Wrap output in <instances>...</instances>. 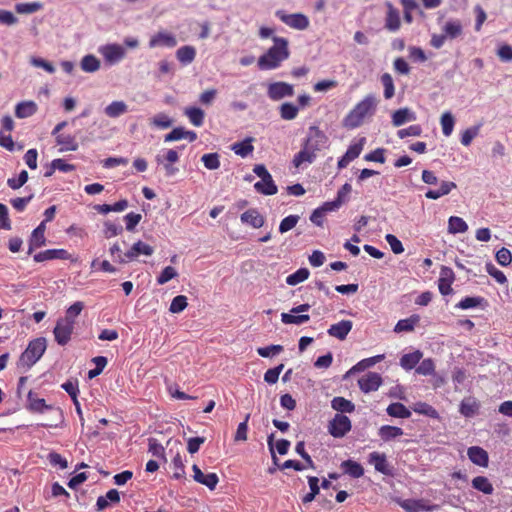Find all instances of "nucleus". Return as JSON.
Returning <instances> with one entry per match:
<instances>
[{
    "mask_svg": "<svg viewBox=\"0 0 512 512\" xmlns=\"http://www.w3.org/2000/svg\"><path fill=\"white\" fill-rule=\"evenodd\" d=\"M413 410L417 413L424 414L431 418L439 417L438 411L435 408H433L431 405H429L425 402L416 403L415 406L413 407Z\"/></svg>",
    "mask_w": 512,
    "mask_h": 512,
    "instance_id": "5fc2aeb1",
    "label": "nucleus"
},
{
    "mask_svg": "<svg viewBox=\"0 0 512 512\" xmlns=\"http://www.w3.org/2000/svg\"><path fill=\"white\" fill-rule=\"evenodd\" d=\"M204 167L208 170H216L221 166L218 152L205 153L201 157Z\"/></svg>",
    "mask_w": 512,
    "mask_h": 512,
    "instance_id": "79ce46f5",
    "label": "nucleus"
},
{
    "mask_svg": "<svg viewBox=\"0 0 512 512\" xmlns=\"http://www.w3.org/2000/svg\"><path fill=\"white\" fill-rule=\"evenodd\" d=\"M176 43H177L176 38L172 34L165 32V31H160L157 34H155L154 36H152V38H150L149 46L151 48H155V47L172 48L176 45Z\"/></svg>",
    "mask_w": 512,
    "mask_h": 512,
    "instance_id": "a211bd4d",
    "label": "nucleus"
},
{
    "mask_svg": "<svg viewBox=\"0 0 512 512\" xmlns=\"http://www.w3.org/2000/svg\"><path fill=\"white\" fill-rule=\"evenodd\" d=\"M273 45L265 54L259 57L258 67L260 70H274L281 66L282 62L289 58L287 38L273 37Z\"/></svg>",
    "mask_w": 512,
    "mask_h": 512,
    "instance_id": "f03ea898",
    "label": "nucleus"
},
{
    "mask_svg": "<svg viewBox=\"0 0 512 512\" xmlns=\"http://www.w3.org/2000/svg\"><path fill=\"white\" fill-rule=\"evenodd\" d=\"M254 189L264 195H274L278 191L272 177L256 182L254 184Z\"/></svg>",
    "mask_w": 512,
    "mask_h": 512,
    "instance_id": "c756f323",
    "label": "nucleus"
},
{
    "mask_svg": "<svg viewBox=\"0 0 512 512\" xmlns=\"http://www.w3.org/2000/svg\"><path fill=\"white\" fill-rule=\"evenodd\" d=\"M28 409L34 412H43L45 409H51V406L46 405L42 398H37L36 394L32 391L28 392Z\"/></svg>",
    "mask_w": 512,
    "mask_h": 512,
    "instance_id": "58836bf2",
    "label": "nucleus"
},
{
    "mask_svg": "<svg viewBox=\"0 0 512 512\" xmlns=\"http://www.w3.org/2000/svg\"><path fill=\"white\" fill-rule=\"evenodd\" d=\"M47 348L45 337H37L28 342L25 350L21 353L18 366L29 370L31 369L43 356Z\"/></svg>",
    "mask_w": 512,
    "mask_h": 512,
    "instance_id": "20e7f679",
    "label": "nucleus"
},
{
    "mask_svg": "<svg viewBox=\"0 0 512 512\" xmlns=\"http://www.w3.org/2000/svg\"><path fill=\"white\" fill-rule=\"evenodd\" d=\"M75 328V321L58 319L53 330L55 341L63 346L71 340Z\"/></svg>",
    "mask_w": 512,
    "mask_h": 512,
    "instance_id": "0eeeda50",
    "label": "nucleus"
},
{
    "mask_svg": "<svg viewBox=\"0 0 512 512\" xmlns=\"http://www.w3.org/2000/svg\"><path fill=\"white\" fill-rule=\"evenodd\" d=\"M386 7L385 28L390 32H396L401 26L399 11L391 2H386Z\"/></svg>",
    "mask_w": 512,
    "mask_h": 512,
    "instance_id": "2eb2a0df",
    "label": "nucleus"
},
{
    "mask_svg": "<svg viewBox=\"0 0 512 512\" xmlns=\"http://www.w3.org/2000/svg\"><path fill=\"white\" fill-rule=\"evenodd\" d=\"M192 470L194 473L193 479L210 490H214L219 483V477L215 473L204 474L196 464L193 465Z\"/></svg>",
    "mask_w": 512,
    "mask_h": 512,
    "instance_id": "4468645a",
    "label": "nucleus"
},
{
    "mask_svg": "<svg viewBox=\"0 0 512 512\" xmlns=\"http://www.w3.org/2000/svg\"><path fill=\"white\" fill-rule=\"evenodd\" d=\"M442 32L448 39H456L462 35L463 27L460 20H450L442 27Z\"/></svg>",
    "mask_w": 512,
    "mask_h": 512,
    "instance_id": "a878e982",
    "label": "nucleus"
},
{
    "mask_svg": "<svg viewBox=\"0 0 512 512\" xmlns=\"http://www.w3.org/2000/svg\"><path fill=\"white\" fill-rule=\"evenodd\" d=\"M468 230V224L460 217L452 216L448 219V232L452 234L464 233Z\"/></svg>",
    "mask_w": 512,
    "mask_h": 512,
    "instance_id": "ea45409f",
    "label": "nucleus"
},
{
    "mask_svg": "<svg viewBox=\"0 0 512 512\" xmlns=\"http://www.w3.org/2000/svg\"><path fill=\"white\" fill-rule=\"evenodd\" d=\"M149 451L153 454V456L157 458H161L166 461L165 458V449L163 446L155 439L149 440Z\"/></svg>",
    "mask_w": 512,
    "mask_h": 512,
    "instance_id": "338daca9",
    "label": "nucleus"
},
{
    "mask_svg": "<svg viewBox=\"0 0 512 512\" xmlns=\"http://www.w3.org/2000/svg\"><path fill=\"white\" fill-rule=\"evenodd\" d=\"M416 119V115L409 111L408 108H402L396 110L392 114V124L395 127H399L403 125L405 122L414 121Z\"/></svg>",
    "mask_w": 512,
    "mask_h": 512,
    "instance_id": "cd10ccee",
    "label": "nucleus"
},
{
    "mask_svg": "<svg viewBox=\"0 0 512 512\" xmlns=\"http://www.w3.org/2000/svg\"><path fill=\"white\" fill-rule=\"evenodd\" d=\"M196 57V49L191 45H185L177 49L176 58L184 65H188L194 61Z\"/></svg>",
    "mask_w": 512,
    "mask_h": 512,
    "instance_id": "bb28decb",
    "label": "nucleus"
},
{
    "mask_svg": "<svg viewBox=\"0 0 512 512\" xmlns=\"http://www.w3.org/2000/svg\"><path fill=\"white\" fill-rule=\"evenodd\" d=\"M332 408L343 414L344 412H353L355 405L344 397H335L332 400Z\"/></svg>",
    "mask_w": 512,
    "mask_h": 512,
    "instance_id": "de8ad7c7",
    "label": "nucleus"
},
{
    "mask_svg": "<svg viewBox=\"0 0 512 512\" xmlns=\"http://www.w3.org/2000/svg\"><path fill=\"white\" fill-rule=\"evenodd\" d=\"M483 298L480 296H466L463 300L457 303L456 307L460 309H469L477 307L481 304Z\"/></svg>",
    "mask_w": 512,
    "mask_h": 512,
    "instance_id": "13d9d810",
    "label": "nucleus"
},
{
    "mask_svg": "<svg viewBox=\"0 0 512 512\" xmlns=\"http://www.w3.org/2000/svg\"><path fill=\"white\" fill-rule=\"evenodd\" d=\"M298 113H299V108L292 103L286 102L280 106V116L282 119H285V120L295 119L297 117Z\"/></svg>",
    "mask_w": 512,
    "mask_h": 512,
    "instance_id": "603ef678",
    "label": "nucleus"
},
{
    "mask_svg": "<svg viewBox=\"0 0 512 512\" xmlns=\"http://www.w3.org/2000/svg\"><path fill=\"white\" fill-rule=\"evenodd\" d=\"M293 95V86L283 81L271 83L268 87V96L271 100L278 101L284 97Z\"/></svg>",
    "mask_w": 512,
    "mask_h": 512,
    "instance_id": "ddd939ff",
    "label": "nucleus"
},
{
    "mask_svg": "<svg viewBox=\"0 0 512 512\" xmlns=\"http://www.w3.org/2000/svg\"><path fill=\"white\" fill-rule=\"evenodd\" d=\"M496 261L502 266L509 265L512 261V254H511L510 250H508L507 248H504V247L501 248L496 253Z\"/></svg>",
    "mask_w": 512,
    "mask_h": 512,
    "instance_id": "774afa93",
    "label": "nucleus"
},
{
    "mask_svg": "<svg viewBox=\"0 0 512 512\" xmlns=\"http://www.w3.org/2000/svg\"><path fill=\"white\" fill-rule=\"evenodd\" d=\"M467 455L470 461L479 467H487L489 465V454L480 446H470L467 449Z\"/></svg>",
    "mask_w": 512,
    "mask_h": 512,
    "instance_id": "f3484780",
    "label": "nucleus"
},
{
    "mask_svg": "<svg viewBox=\"0 0 512 512\" xmlns=\"http://www.w3.org/2000/svg\"><path fill=\"white\" fill-rule=\"evenodd\" d=\"M188 306L187 296H174L170 302L169 311L171 313H181Z\"/></svg>",
    "mask_w": 512,
    "mask_h": 512,
    "instance_id": "3c124183",
    "label": "nucleus"
},
{
    "mask_svg": "<svg viewBox=\"0 0 512 512\" xmlns=\"http://www.w3.org/2000/svg\"><path fill=\"white\" fill-rule=\"evenodd\" d=\"M416 373L418 375H434L435 373V364L431 358L424 359L420 361L419 365L416 368Z\"/></svg>",
    "mask_w": 512,
    "mask_h": 512,
    "instance_id": "864d4df0",
    "label": "nucleus"
},
{
    "mask_svg": "<svg viewBox=\"0 0 512 512\" xmlns=\"http://www.w3.org/2000/svg\"><path fill=\"white\" fill-rule=\"evenodd\" d=\"M442 134L446 137L451 136L455 126V118L450 112H443L440 117Z\"/></svg>",
    "mask_w": 512,
    "mask_h": 512,
    "instance_id": "473e14b6",
    "label": "nucleus"
},
{
    "mask_svg": "<svg viewBox=\"0 0 512 512\" xmlns=\"http://www.w3.org/2000/svg\"><path fill=\"white\" fill-rule=\"evenodd\" d=\"M184 114L194 126L200 127L203 125L205 114L200 108L188 107L185 109Z\"/></svg>",
    "mask_w": 512,
    "mask_h": 512,
    "instance_id": "4c0bfd02",
    "label": "nucleus"
},
{
    "mask_svg": "<svg viewBox=\"0 0 512 512\" xmlns=\"http://www.w3.org/2000/svg\"><path fill=\"white\" fill-rule=\"evenodd\" d=\"M310 271L308 268L302 267L296 270L294 273L286 277V283L290 286H296L308 279Z\"/></svg>",
    "mask_w": 512,
    "mask_h": 512,
    "instance_id": "e433bc0d",
    "label": "nucleus"
},
{
    "mask_svg": "<svg viewBox=\"0 0 512 512\" xmlns=\"http://www.w3.org/2000/svg\"><path fill=\"white\" fill-rule=\"evenodd\" d=\"M284 365L279 364L275 368L269 369L264 374V380L269 384H275L278 381L280 373L283 371Z\"/></svg>",
    "mask_w": 512,
    "mask_h": 512,
    "instance_id": "69168bd1",
    "label": "nucleus"
},
{
    "mask_svg": "<svg viewBox=\"0 0 512 512\" xmlns=\"http://www.w3.org/2000/svg\"><path fill=\"white\" fill-rule=\"evenodd\" d=\"M341 466L344 469V472L352 478L357 479L362 477L364 474L363 467L358 462L351 459L343 461Z\"/></svg>",
    "mask_w": 512,
    "mask_h": 512,
    "instance_id": "7c9ffc66",
    "label": "nucleus"
},
{
    "mask_svg": "<svg viewBox=\"0 0 512 512\" xmlns=\"http://www.w3.org/2000/svg\"><path fill=\"white\" fill-rule=\"evenodd\" d=\"M151 123L158 128L166 129L172 125V119L164 112H159L151 119Z\"/></svg>",
    "mask_w": 512,
    "mask_h": 512,
    "instance_id": "052dcab7",
    "label": "nucleus"
},
{
    "mask_svg": "<svg viewBox=\"0 0 512 512\" xmlns=\"http://www.w3.org/2000/svg\"><path fill=\"white\" fill-rule=\"evenodd\" d=\"M368 463L375 467V470L383 475L392 476L393 470L385 453L373 451L368 455Z\"/></svg>",
    "mask_w": 512,
    "mask_h": 512,
    "instance_id": "9b49d317",
    "label": "nucleus"
},
{
    "mask_svg": "<svg viewBox=\"0 0 512 512\" xmlns=\"http://www.w3.org/2000/svg\"><path fill=\"white\" fill-rule=\"evenodd\" d=\"M252 141H253V139L248 137L241 142L234 143L232 145L231 149L233 152H235V154L244 158V157L248 156L254 149L251 144Z\"/></svg>",
    "mask_w": 512,
    "mask_h": 512,
    "instance_id": "c9c22d12",
    "label": "nucleus"
},
{
    "mask_svg": "<svg viewBox=\"0 0 512 512\" xmlns=\"http://www.w3.org/2000/svg\"><path fill=\"white\" fill-rule=\"evenodd\" d=\"M471 485L474 489L481 491L484 494H492L494 492L492 482L484 476H477L473 478Z\"/></svg>",
    "mask_w": 512,
    "mask_h": 512,
    "instance_id": "2f4dec72",
    "label": "nucleus"
},
{
    "mask_svg": "<svg viewBox=\"0 0 512 512\" xmlns=\"http://www.w3.org/2000/svg\"><path fill=\"white\" fill-rule=\"evenodd\" d=\"M352 428L350 418L342 413H337L329 421L328 432L334 438H343Z\"/></svg>",
    "mask_w": 512,
    "mask_h": 512,
    "instance_id": "39448f33",
    "label": "nucleus"
},
{
    "mask_svg": "<svg viewBox=\"0 0 512 512\" xmlns=\"http://www.w3.org/2000/svg\"><path fill=\"white\" fill-rule=\"evenodd\" d=\"M353 323L350 320H342L339 323L332 324L327 330L329 337H336L339 340L346 339L347 335L351 332Z\"/></svg>",
    "mask_w": 512,
    "mask_h": 512,
    "instance_id": "dca6fc26",
    "label": "nucleus"
},
{
    "mask_svg": "<svg viewBox=\"0 0 512 512\" xmlns=\"http://www.w3.org/2000/svg\"><path fill=\"white\" fill-rule=\"evenodd\" d=\"M100 67L99 60L93 55H86L82 58L81 69L87 73H94Z\"/></svg>",
    "mask_w": 512,
    "mask_h": 512,
    "instance_id": "8fccbe9b",
    "label": "nucleus"
},
{
    "mask_svg": "<svg viewBox=\"0 0 512 512\" xmlns=\"http://www.w3.org/2000/svg\"><path fill=\"white\" fill-rule=\"evenodd\" d=\"M310 320V316L308 314H295V313H282L281 321L284 324H296L301 325Z\"/></svg>",
    "mask_w": 512,
    "mask_h": 512,
    "instance_id": "37998d69",
    "label": "nucleus"
},
{
    "mask_svg": "<svg viewBox=\"0 0 512 512\" xmlns=\"http://www.w3.org/2000/svg\"><path fill=\"white\" fill-rule=\"evenodd\" d=\"M155 160L158 164H174L179 160L178 152L169 148L164 150L163 153L156 155Z\"/></svg>",
    "mask_w": 512,
    "mask_h": 512,
    "instance_id": "49530a36",
    "label": "nucleus"
},
{
    "mask_svg": "<svg viewBox=\"0 0 512 512\" xmlns=\"http://www.w3.org/2000/svg\"><path fill=\"white\" fill-rule=\"evenodd\" d=\"M56 145L59 146V151H77L78 143L76 138L71 134H58L54 135Z\"/></svg>",
    "mask_w": 512,
    "mask_h": 512,
    "instance_id": "4be33fe9",
    "label": "nucleus"
},
{
    "mask_svg": "<svg viewBox=\"0 0 512 512\" xmlns=\"http://www.w3.org/2000/svg\"><path fill=\"white\" fill-rule=\"evenodd\" d=\"M382 383V376L378 372H367L358 379V386L363 393L377 391Z\"/></svg>",
    "mask_w": 512,
    "mask_h": 512,
    "instance_id": "1a4fd4ad",
    "label": "nucleus"
},
{
    "mask_svg": "<svg viewBox=\"0 0 512 512\" xmlns=\"http://www.w3.org/2000/svg\"><path fill=\"white\" fill-rule=\"evenodd\" d=\"M422 357V351L415 350L414 352L403 354L399 360V364L403 370L411 371L417 368V365L422 360Z\"/></svg>",
    "mask_w": 512,
    "mask_h": 512,
    "instance_id": "6ab92c4d",
    "label": "nucleus"
},
{
    "mask_svg": "<svg viewBox=\"0 0 512 512\" xmlns=\"http://www.w3.org/2000/svg\"><path fill=\"white\" fill-rule=\"evenodd\" d=\"M126 112L127 105L123 101H114L104 109V113L113 118L121 116Z\"/></svg>",
    "mask_w": 512,
    "mask_h": 512,
    "instance_id": "09e8293b",
    "label": "nucleus"
},
{
    "mask_svg": "<svg viewBox=\"0 0 512 512\" xmlns=\"http://www.w3.org/2000/svg\"><path fill=\"white\" fill-rule=\"evenodd\" d=\"M479 133V126H473L468 129H466L461 134V144L465 147H468L473 139L478 135Z\"/></svg>",
    "mask_w": 512,
    "mask_h": 512,
    "instance_id": "0e129e2a",
    "label": "nucleus"
},
{
    "mask_svg": "<svg viewBox=\"0 0 512 512\" xmlns=\"http://www.w3.org/2000/svg\"><path fill=\"white\" fill-rule=\"evenodd\" d=\"M479 403L472 397L464 398L460 404V413L472 417L479 411Z\"/></svg>",
    "mask_w": 512,
    "mask_h": 512,
    "instance_id": "c85d7f7f",
    "label": "nucleus"
},
{
    "mask_svg": "<svg viewBox=\"0 0 512 512\" xmlns=\"http://www.w3.org/2000/svg\"><path fill=\"white\" fill-rule=\"evenodd\" d=\"M299 220L300 217L298 215H289L285 217L279 224L280 233H285L295 227Z\"/></svg>",
    "mask_w": 512,
    "mask_h": 512,
    "instance_id": "680f3d73",
    "label": "nucleus"
},
{
    "mask_svg": "<svg viewBox=\"0 0 512 512\" xmlns=\"http://www.w3.org/2000/svg\"><path fill=\"white\" fill-rule=\"evenodd\" d=\"M240 219L241 222L253 228H260L265 223L264 216L257 209H248L241 215Z\"/></svg>",
    "mask_w": 512,
    "mask_h": 512,
    "instance_id": "aec40b11",
    "label": "nucleus"
},
{
    "mask_svg": "<svg viewBox=\"0 0 512 512\" xmlns=\"http://www.w3.org/2000/svg\"><path fill=\"white\" fill-rule=\"evenodd\" d=\"M421 318L418 314H413L409 318L399 320L395 327V333H409L413 332L415 327L419 324Z\"/></svg>",
    "mask_w": 512,
    "mask_h": 512,
    "instance_id": "5701e85b",
    "label": "nucleus"
},
{
    "mask_svg": "<svg viewBox=\"0 0 512 512\" xmlns=\"http://www.w3.org/2000/svg\"><path fill=\"white\" fill-rule=\"evenodd\" d=\"M38 106L34 101H23L16 105L15 116L17 118H26L36 114Z\"/></svg>",
    "mask_w": 512,
    "mask_h": 512,
    "instance_id": "393cba45",
    "label": "nucleus"
},
{
    "mask_svg": "<svg viewBox=\"0 0 512 512\" xmlns=\"http://www.w3.org/2000/svg\"><path fill=\"white\" fill-rule=\"evenodd\" d=\"M282 351L283 346L280 344H272L266 347H259L256 349V352H258V354L264 358H269L273 355L279 354Z\"/></svg>",
    "mask_w": 512,
    "mask_h": 512,
    "instance_id": "4d7b16f0",
    "label": "nucleus"
},
{
    "mask_svg": "<svg viewBox=\"0 0 512 512\" xmlns=\"http://www.w3.org/2000/svg\"><path fill=\"white\" fill-rule=\"evenodd\" d=\"M381 82L384 86L385 99H391L394 96V82L391 74L385 73L381 76Z\"/></svg>",
    "mask_w": 512,
    "mask_h": 512,
    "instance_id": "6e6d98bb",
    "label": "nucleus"
},
{
    "mask_svg": "<svg viewBox=\"0 0 512 512\" xmlns=\"http://www.w3.org/2000/svg\"><path fill=\"white\" fill-rule=\"evenodd\" d=\"M364 140L365 139L362 138L358 143L351 145L347 149V151L345 152V154L343 156H345V158L349 162L353 161L354 159H356L360 155V153H361V151L363 149Z\"/></svg>",
    "mask_w": 512,
    "mask_h": 512,
    "instance_id": "e2e57ef3",
    "label": "nucleus"
},
{
    "mask_svg": "<svg viewBox=\"0 0 512 512\" xmlns=\"http://www.w3.org/2000/svg\"><path fill=\"white\" fill-rule=\"evenodd\" d=\"M51 260H68V261H76L73 259V256L67 252L65 249H48L42 252H39L34 256V261L36 263H42V261H51Z\"/></svg>",
    "mask_w": 512,
    "mask_h": 512,
    "instance_id": "f8f14e48",
    "label": "nucleus"
},
{
    "mask_svg": "<svg viewBox=\"0 0 512 512\" xmlns=\"http://www.w3.org/2000/svg\"><path fill=\"white\" fill-rule=\"evenodd\" d=\"M403 435V430L396 426L383 425L379 429L380 438L387 442Z\"/></svg>",
    "mask_w": 512,
    "mask_h": 512,
    "instance_id": "72a5a7b5",
    "label": "nucleus"
},
{
    "mask_svg": "<svg viewBox=\"0 0 512 512\" xmlns=\"http://www.w3.org/2000/svg\"><path fill=\"white\" fill-rule=\"evenodd\" d=\"M45 230H46L45 222H41L33 230L31 239H30V250H28V253H31L35 248H40L46 244Z\"/></svg>",
    "mask_w": 512,
    "mask_h": 512,
    "instance_id": "412c9836",
    "label": "nucleus"
},
{
    "mask_svg": "<svg viewBox=\"0 0 512 512\" xmlns=\"http://www.w3.org/2000/svg\"><path fill=\"white\" fill-rule=\"evenodd\" d=\"M327 145L328 137L326 134L318 126H310L300 151L292 158V164L296 168H300L304 163H313L317 153L325 149Z\"/></svg>",
    "mask_w": 512,
    "mask_h": 512,
    "instance_id": "f257e3e1",
    "label": "nucleus"
},
{
    "mask_svg": "<svg viewBox=\"0 0 512 512\" xmlns=\"http://www.w3.org/2000/svg\"><path fill=\"white\" fill-rule=\"evenodd\" d=\"M276 16L288 27L296 30H305L309 27L310 21L303 13L287 14L283 10H277Z\"/></svg>",
    "mask_w": 512,
    "mask_h": 512,
    "instance_id": "423d86ee",
    "label": "nucleus"
},
{
    "mask_svg": "<svg viewBox=\"0 0 512 512\" xmlns=\"http://www.w3.org/2000/svg\"><path fill=\"white\" fill-rule=\"evenodd\" d=\"M388 415L397 418H409L412 412L409 408L401 403H392L386 408Z\"/></svg>",
    "mask_w": 512,
    "mask_h": 512,
    "instance_id": "f704fd0d",
    "label": "nucleus"
},
{
    "mask_svg": "<svg viewBox=\"0 0 512 512\" xmlns=\"http://www.w3.org/2000/svg\"><path fill=\"white\" fill-rule=\"evenodd\" d=\"M173 478L182 479L185 477V464L183 457L177 452L172 459Z\"/></svg>",
    "mask_w": 512,
    "mask_h": 512,
    "instance_id": "a18cd8bd",
    "label": "nucleus"
},
{
    "mask_svg": "<svg viewBox=\"0 0 512 512\" xmlns=\"http://www.w3.org/2000/svg\"><path fill=\"white\" fill-rule=\"evenodd\" d=\"M384 359V355H377L374 357L366 358L359 361L355 366L352 367L350 373H355V371H364L365 369L371 368L375 366L377 363L381 362Z\"/></svg>",
    "mask_w": 512,
    "mask_h": 512,
    "instance_id": "c03bdc74",
    "label": "nucleus"
},
{
    "mask_svg": "<svg viewBox=\"0 0 512 512\" xmlns=\"http://www.w3.org/2000/svg\"><path fill=\"white\" fill-rule=\"evenodd\" d=\"M41 2H19L15 4V11L19 14H32L41 10Z\"/></svg>",
    "mask_w": 512,
    "mask_h": 512,
    "instance_id": "a19ab883",
    "label": "nucleus"
},
{
    "mask_svg": "<svg viewBox=\"0 0 512 512\" xmlns=\"http://www.w3.org/2000/svg\"><path fill=\"white\" fill-rule=\"evenodd\" d=\"M153 253L154 249L152 246L143 241H137L132 245L130 250L124 254V257L119 256V262L126 263V261H133L139 255L152 256Z\"/></svg>",
    "mask_w": 512,
    "mask_h": 512,
    "instance_id": "9d476101",
    "label": "nucleus"
},
{
    "mask_svg": "<svg viewBox=\"0 0 512 512\" xmlns=\"http://www.w3.org/2000/svg\"><path fill=\"white\" fill-rule=\"evenodd\" d=\"M457 185L454 183V182H450V181H443L441 184H440V187L438 189H429L426 193H425V196L426 198L428 199H433V200H436L444 195H447L449 194L450 192H452L454 189H456Z\"/></svg>",
    "mask_w": 512,
    "mask_h": 512,
    "instance_id": "b1692460",
    "label": "nucleus"
},
{
    "mask_svg": "<svg viewBox=\"0 0 512 512\" xmlns=\"http://www.w3.org/2000/svg\"><path fill=\"white\" fill-rule=\"evenodd\" d=\"M378 103L379 101L374 94H367L344 117L343 126L348 129H355L359 127L367 117L375 115Z\"/></svg>",
    "mask_w": 512,
    "mask_h": 512,
    "instance_id": "7ed1b4c3",
    "label": "nucleus"
},
{
    "mask_svg": "<svg viewBox=\"0 0 512 512\" xmlns=\"http://www.w3.org/2000/svg\"><path fill=\"white\" fill-rule=\"evenodd\" d=\"M99 52L110 65L117 64L126 55L125 48L117 43L106 44L99 48Z\"/></svg>",
    "mask_w": 512,
    "mask_h": 512,
    "instance_id": "6e6552de",
    "label": "nucleus"
},
{
    "mask_svg": "<svg viewBox=\"0 0 512 512\" xmlns=\"http://www.w3.org/2000/svg\"><path fill=\"white\" fill-rule=\"evenodd\" d=\"M177 276V271L172 266H166L161 271L160 275L157 277V283L159 285H164L171 279L175 278Z\"/></svg>",
    "mask_w": 512,
    "mask_h": 512,
    "instance_id": "bf43d9fd",
    "label": "nucleus"
}]
</instances>
